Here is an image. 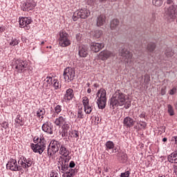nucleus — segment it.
I'll list each match as a JSON object with an SVG mask.
<instances>
[{"label":"nucleus","mask_w":177,"mask_h":177,"mask_svg":"<svg viewBox=\"0 0 177 177\" xmlns=\"http://www.w3.org/2000/svg\"><path fill=\"white\" fill-rule=\"evenodd\" d=\"M128 100V97L120 90H117L110 100V108L114 110L118 106H124Z\"/></svg>","instance_id":"f257e3e1"},{"label":"nucleus","mask_w":177,"mask_h":177,"mask_svg":"<svg viewBox=\"0 0 177 177\" xmlns=\"http://www.w3.org/2000/svg\"><path fill=\"white\" fill-rule=\"evenodd\" d=\"M34 142L37 144H31V149L33 150L34 153L42 154L45 149H46V140L45 137L41 134L39 138H34Z\"/></svg>","instance_id":"f03ea898"},{"label":"nucleus","mask_w":177,"mask_h":177,"mask_svg":"<svg viewBox=\"0 0 177 177\" xmlns=\"http://www.w3.org/2000/svg\"><path fill=\"white\" fill-rule=\"evenodd\" d=\"M97 104L98 109H106V104L107 103V93L104 88L100 89L97 93Z\"/></svg>","instance_id":"7ed1b4c3"},{"label":"nucleus","mask_w":177,"mask_h":177,"mask_svg":"<svg viewBox=\"0 0 177 177\" xmlns=\"http://www.w3.org/2000/svg\"><path fill=\"white\" fill-rule=\"evenodd\" d=\"M61 147H62V142H60V141H57L55 140H51L47 150L48 156H49V157H52V156H55V154H56L57 151L60 150Z\"/></svg>","instance_id":"20e7f679"},{"label":"nucleus","mask_w":177,"mask_h":177,"mask_svg":"<svg viewBox=\"0 0 177 177\" xmlns=\"http://www.w3.org/2000/svg\"><path fill=\"white\" fill-rule=\"evenodd\" d=\"M89 16H91V11L87 8H82L73 13V20L77 21L78 19H88Z\"/></svg>","instance_id":"39448f33"},{"label":"nucleus","mask_w":177,"mask_h":177,"mask_svg":"<svg viewBox=\"0 0 177 177\" xmlns=\"http://www.w3.org/2000/svg\"><path fill=\"white\" fill-rule=\"evenodd\" d=\"M59 44L62 48H66L71 45V41L68 39V34L66 32V30H62L59 32V37L58 39Z\"/></svg>","instance_id":"423d86ee"},{"label":"nucleus","mask_w":177,"mask_h":177,"mask_svg":"<svg viewBox=\"0 0 177 177\" xmlns=\"http://www.w3.org/2000/svg\"><path fill=\"white\" fill-rule=\"evenodd\" d=\"M64 78L67 82H71L75 78V71L71 67H67L64 70Z\"/></svg>","instance_id":"0eeeda50"},{"label":"nucleus","mask_w":177,"mask_h":177,"mask_svg":"<svg viewBox=\"0 0 177 177\" xmlns=\"http://www.w3.org/2000/svg\"><path fill=\"white\" fill-rule=\"evenodd\" d=\"M15 68L18 73H24L26 70H28V64L27 61L17 59L15 61Z\"/></svg>","instance_id":"6e6552de"},{"label":"nucleus","mask_w":177,"mask_h":177,"mask_svg":"<svg viewBox=\"0 0 177 177\" xmlns=\"http://www.w3.org/2000/svg\"><path fill=\"white\" fill-rule=\"evenodd\" d=\"M6 168L10 171H21V165H17V160L13 158L9 160L8 162L6 164Z\"/></svg>","instance_id":"1a4fd4ad"},{"label":"nucleus","mask_w":177,"mask_h":177,"mask_svg":"<svg viewBox=\"0 0 177 177\" xmlns=\"http://www.w3.org/2000/svg\"><path fill=\"white\" fill-rule=\"evenodd\" d=\"M18 164L21 167V171L24 169H27L28 171V168L32 165V160L31 158H26L24 156L21 158V160H18Z\"/></svg>","instance_id":"9d476101"},{"label":"nucleus","mask_w":177,"mask_h":177,"mask_svg":"<svg viewBox=\"0 0 177 177\" xmlns=\"http://www.w3.org/2000/svg\"><path fill=\"white\" fill-rule=\"evenodd\" d=\"M166 15L168 17V19L175 20L177 17V5L170 6L166 11Z\"/></svg>","instance_id":"9b49d317"},{"label":"nucleus","mask_w":177,"mask_h":177,"mask_svg":"<svg viewBox=\"0 0 177 177\" xmlns=\"http://www.w3.org/2000/svg\"><path fill=\"white\" fill-rule=\"evenodd\" d=\"M32 23V19L31 17H21L19 18V26L21 28L26 27V30H30V24Z\"/></svg>","instance_id":"f8f14e48"},{"label":"nucleus","mask_w":177,"mask_h":177,"mask_svg":"<svg viewBox=\"0 0 177 177\" xmlns=\"http://www.w3.org/2000/svg\"><path fill=\"white\" fill-rule=\"evenodd\" d=\"M41 129L44 132H46V133L53 135V124H52L49 120L43 124Z\"/></svg>","instance_id":"ddd939ff"},{"label":"nucleus","mask_w":177,"mask_h":177,"mask_svg":"<svg viewBox=\"0 0 177 177\" xmlns=\"http://www.w3.org/2000/svg\"><path fill=\"white\" fill-rule=\"evenodd\" d=\"M35 6H37L35 1L29 0L22 5L21 9L24 12H29V10H32Z\"/></svg>","instance_id":"4468645a"},{"label":"nucleus","mask_w":177,"mask_h":177,"mask_svg":"<svg viewBox=\"0 0 177 177\" xmlns=\"http://www.w3.org/2000/svg\"><path fill=\"white\" fill-rule=\"evenodd\" d=\"M63 99L66 103H70L71 101L74 99V90H73V88L66 89Z\"/></svg>","instance_id":"2eb2a0df"},{"label":"nucleus","mask_w":177,"mask_h":177,"mask_svg":"<svg viewBox=\"0 0 177 177\" xmlns=\"http://www.w3.org/2000/svg\"><path fill=\"white\" fill-rule=\"evenodd\" d=\"M120 55L123 57L124 60H126L129 63V60L132 59V53L129 52L127 48H124L120 51Z\"/></svg>","instance_id":"dca6fc26"},{"label":"nucleus","mask_w":177,"mask_h":177,"mask_svg":"<svg viewBox=\"0 0 177 177\" xmlns=\"http://www.w3.org/2000/svg\"><path fill=\"white\" fill-rule=\"evenodd\" d=\"M103 48H104V44L103 43L92 42L91 44V50L95 53L100 52Z\"/></svg>","instance_id":"f3484780"},{"label":"nucleus","mask_w":177,"mask_h":177,"mask_svg":"<svg viewBox=\"0 0 177 177\" xmlns=\"http://www.w3.org/2000/svg\"><path fill=\"white\" fill-rule=\"evenodd\" d=\"M115 54L114 53H112L109 50H103L101 51L99 54V58L100 60H107L109 57H112V56H115Z\"/></svg>","instance_id":"a211bd4d"},{"label":"nucleus","mask_w":177,"mask_h":177,"mask_svg":"<svg viewBox=\"0 0 177 177\" xmlns=\"http://www.w3.org/2000/svg\"><path fill=\"white\" fill-rule=\"evenodd\" d=\"M66 122H67V118H66V115H62L58 116L55 119L54 124L57 127H62L64 124H66Z\"/></svg>","instance_id":"6ab92c4d"},{"label":"nucleus","mask_w":177,"mask_h":177,"mask_svg":"<svg viewBox=\"0 0 177 177\" xmlns=\"http://www.w3.org/2000/svg\"><path fill=\"white\" fill-rule=\"evenodd\" d=\"M76 172L77 170L75 169H71L68 167L64 170L62 177H73L75 176Z\"/></svg>","instance_id":"aec40b11"},{"label":"nucleus","mask_w":177,"mask_h":177,"mask_svg":"<svg viewBox=\"0 0 177 177\" xmlns=\"http://www.w3.org/2000/svg\"><path fill=\"white\" fill-rule=\"evenodd\" d=\"M105 149L106 151H111L110 154L115 153L117 150V148H114V142H113V141H107L105 144Z\"/></svg>","instance_id":"412c9836"},{"label":"nucleus","mask_w":177,"mask_h":177,"mask_svg":"<svg viewBox=\"0 0 177 177\" xmlns=\"http://www.w3.org/2000/svg\"><path fill=\"white\" fill-rule=\"evenodd\" d=\"M123 124L124 127H126V128H131L135 125V120H133V119H132L131 117L127 116L124 118Z\"/></svg>","instance_id":"4be33fe9"},{"label":"nucleus","mask_w":177,"mask_h":177,"mask_svg":"<svg viewBox=\"0 0 177 177\" xmlns=\"http://www.w3.org/2000/svg\"><path fill=\"white\" fill-rule=\"evenodd\" d=\"M79 55L80 57H86L88 56V46H79Z\"/></svg>","instance_id":"5701e85b"},{"label":"nucleus","mask_w":177,"mask_h":177,"mask_svg":"<svg viewBox=\"0 0 177 177\" xmlns=\"http://www.w3.org/2000/svg\"><path fill=\"white\" fill-rule=\"evenodd\" d=\"M59 168H61V172L64 174V170L68 167V164L64 162V158H60L58 161Z\"/></svg>","instance_id":"b1692460"},{"label":"nucleus","mask_w":177,"mask_h":177,"mask_svg":"<svg viewBox=\"0 0 177 177\" xmlns=\"http://www.w3.org/2000/svg\"><path fill=\"white\" fill-rule=\"evenodd\" d=\"M59 153L60 156H62L63 157H68L70 156V151L66 149L64 145H61Z\"/></svg>","instance_id":"393cba45"},{"label":"nucleus","mask_w":177,"mask_h":177,"mask_svg":"<svg viewBox=\"0 0 177 177\" xmlns=\"http://www.w3.org/2000/svg\"><path fill=\"white\" fill-rule=\"evenodd\" d=\"M169 162L171 164H177V153L173 152L167 156Z\"/></svg>","instance_id":"a878e982"},{"label":"nucleus","mask_w":177,"mask_h":177,"mask_svg":"<svg viewBox=\"0 0 177 177\" xmlns=\"http://www.w3.org/2000/svg\"><path fill=\"white\" fill-rule=\"evenodd\" d=\"M96 24L97 27H101L106 23V17L104 15H100L97 17Z\"/></svg>","instance_id":"bb28decb"},{"label":"nucleus","mask_w":177,"mask_h":177,"mask_svg":"<svg viewBox=\"0 0 177 177\" xmlns=\"http://www.w3.org/2000/svg\"><path fill=\"white\" fill-rule=\"evenodd\" d=\"M118 157L119 160L121 161V162L124 163L128 161V155L125 153L124 151L118 152Z\"/></svg>","instance_id":"cd10ccee"},{"label":"nucleus","mask_w":177,"mask_h":177,"mask_svg":"<svg viewBox=\"0 0 177 177\" xmlns=\"http://www.w3.org/2000/svg\"><path fill=\"white\" fill-rule=\"evenodd\" d=\"M118 26H120V20L118 19H113L112 21H111V30H117L118 28Z\"/></svg>","instance_id":"c85d7f7f"},{"label":"nucleus","mask_w":177,"mask_h":177,"mask_svg":"<svg viewBox=\"0 0 177 177\" xmlns=\"http://www.w3.org/2000/svg\"><path fill=\"white\" fill-rule=\"evenodd\" d=\"M85 115H84V111H82V108H80L77 110V119H75V122H78L84 118Z\"/></svg>","instance_id":"c756f323"},{"label":"nucleus","mask_w":177,"mask_h":177,"mask_svg":"<svg viewBox=\"0 0 177 177\" xmlns=\"http://www.w3.org/2000/svg\"><path fill=\"white\" fill-rule=\"evenodd\" d=\"M15 121L19 127H23V125H24V121H23V118H21V115H17Z\"/></svg>","instance_id":"7c9ffc66"},{"label":"nucleus","mask_w":177,"mask_h":177,"mask_svg":"<svg viewBox=\"0 0 177 177\" xmlns=\"http://www.w3.org/2000/svg\"><path fill=\"white\" fill-rule=\"evenodd\" d=\"M45 109L40 108L37 111V118H44V115H45Z\"/></svg>","instance_id":"2f4dec72"},{"label":"nucleus","mask_w":177,"mask_h":177,"mask_svg":"<svg viewBox=\"0 0 177 177\" xmlns=\"http://www.w3.org/2000/svg\"><path fill=\"white\" fill-rule=\"evenodd\" d=\"M93 106L92 105H85L84 106V113H86V114H91L92 113V110H93Z\"/></svg>","instance_id":"473e14b6"},{"label":"nucleus","mask_w":177,"mask_h":177,"mask_svg":"<svg viewBox=\"0 0 177 177\" xmlns=\"http://www.w3.org/2000/svg\"><path fill=\"white\" fill-rule=\"evenodd\" d=\"M102 35L103 32L102 30H96L93 32V37L95 38V39L100 38V37H102Z\"/></svg>","instance_id":"72a5a7b5"},{"label":"nucleus","mask_w":177,"mask_h":177,"mask_svg":"<svg viewBox=\"0 0 177 177\" xmlns=\"http://www.w3.org/2000/svg\"><path fill=\"white\" fill-rule=\"evenodd\" d=\"M61 127L62 128V131H64L65 133H68V129H70V124H68L67 122L62 124Z\"/></svg>","instance_id":"f704fd0d"},{"label":"nucleus","mask_w":177,"mask_h":177,"mask_svg":"<svg viewBox=\"0 0 177 177\" xmlns=\"http://www.w3.org/2000/svg\"><path fill=\"white\" fill-rule=\"evenodd\" d=\"M62 110H63V106L60 104H57L54 106V111H55L57 114H60Z\"/></svg>","instance_id":"c9c22d12"},{"label":"nucleus","mask_w":177,"mask_h":177,"mask_svg":"<svg viewBox=\"0 0 177 177\" xmlns=\"http://www.w3.org/2000/svg\"><path fill=\"white\" fill-rule=\"evenodd\" d=\"M19 43H20V40L12 37L11 39V41L10 42V45L11 46H16V45H19Z\"/></svg>","instance_id":"e433bc0d"},{"label":"nucleus","mask_w":177,"mask_h":177,"mask_svg":"<svg viewBox=\"0 0 177 177\" xmlns=\"http://www.w3.org/2000/svg\"><path fill=\"white\" fill-rule=\"evenodd\" d=\"M175 53H174V50H172L171 48H168L165 51V55L167 57H172Z\"/></svg>","instance_id":"4c0bfd02"},{"label":"nucleus","mask_w":177,"mask_h":177,"mask_svg":"<svg viewBox=\"0 0 177 177\" xmlns=\"http://www.w3.org/2000/svg\"><path fill=\"white\" fill-rule=\"evenodd\" d=\"M52 85L54 86L55 89H59L61 86L60 83H59V80H57L56 77L54 79Z\"/></svg>","instance_id":"58836bf2"},{"label":"nucleus","mask_w":177,"mask_h":177,"mask_svg":"<svg viewBox=\"0 0 177 177\" xmlns=\"http://www.w3.org/2000/svg\"><path fill=\"white\" fill-rule=\"evenodd\" d=\"M156 49V44L154 43H149L147 46V50L149 52H153Z\"/></svg>","instance_id":"ea45409f"},{"label":"nucleus","mask_w":177,"mask_h":177,"mask_svg":"<svg viewBox=\"0 0 177 177\" xmlns=\"http://www.w3.org/2000/svg\"><path fill=\"white\" fill-rule=\"evenodd\" d=\"M56 78V77H53V76H48L46 77V82L47 84H48L49 85H52L53 84V81Z\"/></svg>","instance_id":"a19ab883"},{"label":"nucleus","mask_w":177,"mask_h":177,"mask_svg":"<svg viewBox=\"0 0 177 177\" xmlns=\"http://www.w3.org/2000/svg\"><path fill=\"white\" fill-rule=\"evenodd\" d=\"M162 0H153L152 3L155 5V6L160 8V6H162Z\"/></svg>","instance_id":"79ce46f5"},{"label":"nucleus","mask_w":177,"mask_h":177,"mask_svg":"<svg viewBox=\"0 0 177 177\" xmlns=\"http://www.w3.org/2000/svg\"><path fill=\"white\" fill-rule=\"evenodd\" d=\"M167 111L169 114V115H174L175 113L174 112V108L172 107V105L168 104L167 105Z\"/></svg>","instance_id":"37998d69"},{"label":"nucleus","mask_w":177,"mask_h":177,"mask_svg":"<svg viewBox=\"0 0 177 177\" xmlns=\"http://www.w3.org/2000/svg\"><path fill=\"white\" fill-rule=\"evenodd\" d=\"M82 103L84 106H88L89 104V98H88L86 96L83 97Z\"/></svg>","instance_id":"c03bdc74"},{"label":"nucleus","mask_w":177,"mask_h":177,"mask_svg":"<svg viewBox=\"0 0 177 177\" xmlns=\"http://www.w3.org/2000/svg\"><path fill=\"white\" fill-rule=\"evenodd\" d=\"M149 82H150V76H149V75H145L144 83L145 84V85H149Z\"/></svg>","instance_id":"a18cd8bd"},{"label":"nucleus","mask_w":177,"mask_h":177,"mask_svg":"<svg viewBox=\"0 0 177 177\" xmlns=\"http://www.w3.org/2000/svg\"><path fill=\"white\" fill-rule=\"evenodd\" d=\"M129 175H131V171H127L125 172L121 173L120 177H129Z\"/></svg>","instance_id":"49530a36"},{"label":"nucleus","mask_w":177,"mask_h":177,"mask_svg":"<svg viewBox=\"0 0 177 177\" xmlns=\"http://www.w3.org/2000/svg\"><path fill=\"white\" fill-rule=\"evenodd\" d=\"M166 93H167V86L162 87L160 90V95H162V96H164V95H165Z\"/></svg>","instance_id":"de8ad7c7"},{"label":"nucleus","mask_w":177,"mask_h":177,"mask_svg":"<svg viewBox=\"0 0 177 177\" xmlns=\"http://www.w3.org/2000/svg\"><path fill=\"white\" fill-rule=\"evenodd\" d=\"M1 127H2V128H4V129H6L9 128V124L6 122H3L1 124Z\"/></svg>","instance_id":"09e8293b"},{"label":"nucleus","mask_w":177,"mask_h":177,"mask_svg":"<svg viewBox=\"0 0 177 177\" xmlns=\"http://www.w3.org/2000/svg\"><path fill=\"white\" fill-rule=\"evenodd\" d=\"M169 95H175L176 93V88L174 87L169 91Z\"/></svg>","instance_id":"8fccbe9b"},{"label":"nucleus","mask_w":177,"mask_h":177,"mask_svg":"<svg viewBox=\"0 0 177 177\" xmlns=\"http://www.w3.org/2000/svg\"><path fill=\"white\" fill-rule=\"evenodd\" d=\"M74 167H75V162L72 160L69 163L68 168H71V169H73V168H74Z\"/></svg>","instance_id":"3c124183"},{"label":"nucleus","mask_w":177,"mask_h":177,"mask_svg":"<svg viewBox=\"0 0 177 177\" xmlns=\"http://www.w3.org/2000/svg\"><path fill=\"white\" fill-rule=\"evenodd\" d=\"M73 138H76L77 139H78V138H80V133H78V131H75L73 133Z\"/></svg>","instance_id":"603ef678"},{"label":"nucleus","mask_w":177,"mask_h":177,"mask_svg":"<svg viewBox=\"0 0 177 177\" xmlns=\"http://www.w3.org/2000/svg\"><path fill=\"white\" fill-rule=\"evenodd\" d=\"M71 157H70L69 156H68L67 157H65V158H64V161L65 163L68 164V162L70 161Z\"/></svg>","instance_id":"864d4df0"},{"label":"nucleus","mask_w":177,"mask_h":177,"mask_svg":"<svg viewBox=\"0 0 177 177\" xmlns=\"http://www.w3.org/2000/svg\"><path fill=\"white\" fill-rule=\"evenodd\" d=\"M140 125L142 128H146V127H147V124L145 122H143V121L140 122Z\"/></svg>","instance_id":"5fc2aeb1"},{"label":"nucleus","mask_w":177,"mask_h":177,"mask_svg":"<svg viewBox=\"0 0 177 177\" xmlns=\"http://www.w3.org/2000/svg\"><path fill=\"white\" fill-rule=\"evenodd\" d=\"M124 107L125 109H129L131 107V102H128L126 101Z\"/></svg>","instance_id":"6e6d98bb"},{"label":"nucleus","mask_w":177,"mask_h":177,"mask_svg":"<svg viewBox=\"0 0 177 177\" xmlns=\"http://www.w3.org/2000/svg\"><path fill=\"white\" fill-rule=\"evenodd\" d=\"M166 3H167V5H171V6H172V5H175V4H174V1L173 0H167L166 1Z\"/></svg>","instance_id":"4d7b16f0"},{"label":"nucleus","mask_w":177,"mask_h":177,"mask_svg":"<svg viewBox=\"0 0 177 177\" xmlns=\"http://www.w3.org/2000/svg\"><path fill=\"white\" fill-rule=\"evenodd\" d=\"M139 117L140 118H145L146 117V112H142Z\"/></svg>","instance_id":"13d9d810"},{"label":"nucleus","mask_w":177,"mask_h":177,"mask_svg":"<svg viewBox=\"0 0 177 177\" xmlns=\"http://www.w3.org/2000/svg\"><path fill=\"white\" fill-rule=\"evenodd\" d=\"M174 168V173L176 174V176H177V165H174L173 166Z\"/></svg>","instance_id":"bf43d9fd"},{"label":"nucleus","mask_w":177,"mask_h":177,"mask_svg":"<svg viewBox=\"0 0 177 177\" xmlns=\"http://www.w3.org/2000/svg\"><path fill=\"white\" fill-rule=\"evenodd\" d=\"M6 30V27L5 26H0V33L3 32Z\"/></svg>","instance_id":"052dcab7"},{"label":"nucleus","mask_w":177,"mask_h":177,"mask_svg":"<svg viewBox=\"0 0 177 177\" xmlns=\"http://www.w3.org/2000/svg\"><path fill=\"white\" fill-rule=\"evenodd\" d=\"M50 177H59V174H57V173L53 172L50 174Z\"/></svg>","instance_id":"680f3d73"},{"label":"nucleus","mask_w":177,"mask_h":177,"mask_svg":"<svg viewBox=\"0 0 177 177\" xmlns=\"http://www.w3.org/2000/svg\"><path fill=\"white\" fill-rule=\"evenodd\" d=\"M76 39L77 41H80V39H81V34L79 33L76 35Z\"/></svg>","instance_id":"e2e57ef3"},{"label":"nucleus","mask_w":177,"mask_h":177,"mask_svg":"<svg viewBox=\"0 0 177 177\" xmlns=\"http://www.w3.org/2000/svg\"><path fill=\"white\" fill-rule=\"evenodd\" d=\"M59 116V113H56L55 111H54V113L52 115V117L54 118Z\"/></svg>","instance_id":"0e129e2a"},{"label":"nucleus","mask_w":177,"mask_h":177,"mask_svg":"<svg viewBox=\"0 0 177 177\" xmlns=\"http://www.w3.org/2000/svg\"><path fill=\"white\" fill-rule=\"evenodd\" d=\"M67 133H65L64 131L62 130V138H64L65 136H67Z\"/></svg>","instance_id":"69168bd1"},{"label":"nucleus","mask_w":177,"mask_h":177,"mask_svg":"<svg viewBox=\"0 0 177 177\" xmlns=\"http://www.w3.org/2000/svg\"><path fill=\"white\" fill-rule=\"evenodd\" d=\"M71 114L73 118H75V117H77V115L73 112Z\"/></svg>","instance_id":"338daca9"},{"label":"nucleus","mask_w":177,"mask_h":177,"mask_svg":"<svg viewBox=\"0 0 177 177\" xmlns=\"http://www.w3.org/2000/svg\"><path fill=\"white\" fill-rule=\"evenodd\" d=\"M91 92H92V89L91 88H88L87 89V93H91Z\"/></svg>","instance_id":"774afa93"}]
</instances>
